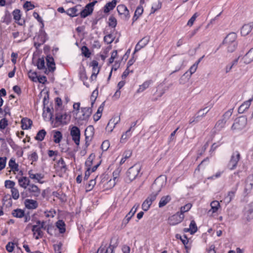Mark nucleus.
<instances>
[{"label":"nucleus","mask_w":253,"mask_h":253,"mask_svg":"<svg viewBox=\"0 0 253 253\" xmlns=\"http://www.w3.org/2000/svg\"><path fill=\"white\" fill-rule=\"evenodd\" d=\"M141 167L139 164H135L129 168L126 172V182H130L134 180L139 174Z\"/></svg>","instance_id":"1"},{"label":"nucleus","mask_w":253,"mask_h":253,"mask_svg":"<svg viewBox=\"0 0 253 253\" xmlns=\"http://www.w3.org/2000/svg\"><path fill=\"white\" fill-rule=\"evenodd\" d=\"M166 183V178H165L162 176L157 177L152 184L151 187V192L159 194L162 189L165 186Z\"/></svg>","instance_id":"2"},{"label":"nucleus","mask_w":253,"mask_h":253,"mask_svg":"<svg viewBox=\"0 0 253 253\" xmlns=\"http://www.w3.org/2000/svg\"><path fill=\"white\" fill-rule=\"evenodd\" d=\"M247 124V119L245 116H241L236 119L234 123L231 126L233 131H240L245 127Z\"/></svg>","instance_id":"3"},{"label":"nucleus","mask_w":253,"mask_h":253,"mask_svg":"<svg viewBox=\"0 0 253 253\" xmlns=\"http://www.w3.org/2000/svg\"><path fill=\"white\" fill-rule=\"evenodd\" d=\"M48 39L46 33H37L34 38V46L38 48L41 45L43 44Z\"/></svg>","instance_id":"4"},{"label":"nucleus","mask_w":253,"mask_h":253,"mask_svg":"<svg viewBox=\"0 0 253 253\" xmlns=\"http://www.w3.org/2000/svg\"><path fill=\"white\" fill-rule=\"evenodd\" d=\"M96 0H93L92 2H90L86 4L84 8L82 10L80 14L82 18H85L87 16L90 15L93 10V6L97 3Z\"/></svg>","instance_id":"5"},{"label":"nucleus","mask_w":253,"mask_h":253,"mask_svg":"<svg viewBox=\"0 0 253 253\" xmlns=\"http://www.w3.org/2000/svg\"><path fill=\"white\" fill-rule=\"evenodd\" d=\"M70 134L75 143L79 146L81 136V131L79 128L76 126H73L70 130Z\"/></svg>","instance_id":"6"},{"label":"nucleus","mask_w":253,"mask_h":253,"mask_svg":"<svg viewBox=\"0 0 253 253\" xmlns=\"http://www.w3.org/2000/svg\"><path fill=\"white\" fill-rule=\"evenodd\" d=\"M240 159V154L238 151L234 152L231 157L230 160L228 163V167L229 169L232 170L235 169Z\"/></svg>","instance_id":"7"},{"label":"nucleus","mask_w":253,"mask_h":253,"mask_svg":"<svg viewBox=\"0 0 253 253\" xmlns=\"http://www.w3.org/2000/svg\"><path fill=\"white\" fill-rule=\"evenodd\" d=\"M184 217V214L177 212L169 218L168 222L170 225H175L180 223L183 220Z\"/></svg>","instance_id":"8"},{"label":"nucleus","mask_w":253,"mask_h":253,"mask_svg":"<svg viewBox=\"0 0 253 253\" xmlns=\"http://www.w3.org/2000/svg\"><path fill=\"white\" fill-rule=\"evenodd\" d=\"M117 11L119 14L121 15V17L125 20H127L130 16L129 10L126 6L124 4H120L117 6Z\"/></svg>","instance_id":"9"},{"label":"nucleus","mask_w":253,"mask_h":253,"mask_svg":"<svg viewBox=\"0 0 253 253\" xmlns=\"http://www.w3.org/2000/svg\"><path fill=\"white\" fill-rule=\"evenodd\" d=\"M243 217L247 221L253 219V202L245 207Z\"/></svg>","instance_id":"10"},{"label":"nucleus","mask_w":253,"mask_h":253,"mask_svg":"<svg viewBox=\"0 0 253 253\" xmlns=\"http://www.w3.org/2000/svg\"><path fill=\"white\" fill-rule=\"evenodd\" d=\"M253 174L249 175L246 181L245 185L244 190V193L245 195H248L251 192L253 189Z\"/></svg>","instance_id":"11"},{"label":"nucleus","mask_w":253,"mask_h":253,"mask_svg":"<svg viewBox=\"0 0 253 253\" xmlns=\"http://www.w3.org/2000/svg\"><path fill=\"white\" fill-rule=\"evenodd\" d=\"M46 65L47 68L44 71L45 74H48L50 72H53L55 70V64L54 61V59L52 56L48 55L46 58Z\"/></svg>","instance_id":"12"},{"label":"nucleus","mask_w":253,"mask_h":253,"mask_svg":"<svg viewBox=\"0 0 253 253\" xmlns=\"http://www.w3.org/2000/svg\"><path fill=\"white\" fill-rule=\"evenodd\" d=\"M120 121V118L118 116L115 117L109 121L107 126L106 127V131L112 132L115 126Z\"/></svg>","instance_id":"13"},{"label":"nucleus","mask_w":253,"mask_h":253,"mask_svg":"<svg viewBox=\"0 0 253 253\" xmlns=\"http://www.w3.org/2000/svg\"><path fill=\"white\" fill-rule=\"evenodd\" d=\"M12 35L17 42L26 41L30 36L28 33H13Z\"/></svg>","instance_id":"14"},{"label":"nucleus","mask_w":253,"mask_h":253,"mask_svg":"<svg viewBox=\"0 0 253 253\" xmlns=\"http://www.w3.org/2000/svg\"><path fill=\"white\" fill-rule=\"evenodd\" d=\"M242 60L246 64H250L253 61V47L242 57Z\"/></svg>","instance_id":"15"},{"label":"nucleus","mask_w":253,"mask_h":253,"mask_svg":"<svg viewBox=\"0 0 253 253\" xmlns=\"http://www.w3.org/2000/svg\"><path fill=\"white\" fill-rule=\"evenodd\" d=\"M238 185L239 183H237L235 186L233 187L232 190L228 192L227 195L225 197V200L227 203H229L230 202L234 197L235 194L237 190Z\"/></svg>","instance_id":"16"},{"label":"nucleus","mask_w":253,"mask_h":253,"mask_svg":"<svg viewBox=\"0 0 253 253\" xmlns=\"http://www.w3.org/2000/svg\"><path fill=\"white\" fill-rule=\"evenodd\" d=\"M28 191L31 193L32 195L38 197L41 193V190L35 184H30L28 188Z\"/></svg>","instance_id":"17"},{"label":"nucleus","mask_w":253,"mask_h":253,"mask_svg":"<svg viewBox=\"0 0 253 253\" xmlns=\"http://www.w3.org/2000/svg\"><path fill=\"white\" fill-rule=\"evenodd\" d=\"M84 107L82 108V120H85L89 118L92 113L91 107Z\"/></svg>","instance_id":"18"},{"label":"nucleus","mask_w":253,"mask_h":253,"mask_svg":"<svg viewBox=\"0 0 253 253\" xmlns=\"http://www.w3.org/2000/svg\"><path fill=\"white\" fill-rule=\"evenodd\" d=\"M207 107H205L203 109H200L194 116V118L196 121V123H198L201 121L203 117H204L210 111V109L206 110L205 113H202V112L207 110Z\"/></svg>","instance_id":"19"},{"label":"nucleus","mask_w":253,"mask_h":253,"mask_svg":"<svg viewBox=\"0 0 253 253\" xmlns=\"http://www.w3.org/2000/svg\"><path fill=\"white\" fill-rule=\"evenodd\" d=\"M21 122L22 129H28L30 128L33 124L32 120L27 118H23Z\"/></svg>","instance_id":"20"},{"label":"nucleus","mask_w":253,"mask_h":253,"mask_svg":"<svg viewBox=\"0 0 253 253\" xmlns=\"http://www.w3.org/2000/svg\"><path fill=\"white\" fill-rule=\"evenodd\" d=\"M25 207L28 209H35L38 206V202L34 200L26 199L25 201Z\"/></svg>","instance_id":"21"},{"label":"nucleus","mask_w":253,"mask_h":253,"mask_svg":"<svg viewBox=\"0 0 253 253\" xmlns=\"http://www.w3.org/2000/svg\"><path fill=\"white\" fill-rule=\"evenodd\" d=\"M116 4V0H113L112 1L107 3L104 7V12L105 13H108L114 8Z\"/></svg>","instance_id":"22"},{"label":"nucleus","mask_w":253,"mask_h":253,"mask_svg":"<svg viewBox=\"0 0 253 253\" xmlns=\"http://www.w3.org/2000/svg\"><path fill=\"white\" fill-rule=\"evenodd\" d=\"M237 38L236 33H229L224 40L225 43H230L236 42L235 40Z\"/></svg>","instance_id":"23"},{"label":"nucleus","mask_w":253,"mask_h":253,"mask_svg":"<svg viewBox=\"0 0 253 253\" xmlns=\"http://www.w3.org/2000/svg\"><path fill=\"white\" fill-rule=\"evenodd\" d=\"M81 7V5H78L75 7L69 8L66 11V13L71 17L77 16L80 14V12H78L79 10L78 9V7Z\"/></svg>","instance_id":"24"},{"label":"nucleus","mask_w":253,"mask_h":253,"mask_svg":"<svg viewBox=\"0 0 253 253\" xmlns=\"http://www.w3.org/2000/svg\"><path fill=\"white\" fill-rule=\"evenodd\" d=\"M253 98L250 99L248 101L244 102L238 108V112L243 113L245 110L248 109L251 105V102Z\"/></svg>","instance_id":"25"},{"label":"nucleus","mask_w":253,"mask_h":253,"mask_svg":"<svg viewBox=\"0 0 253 253\" xmlns=\"http://www.w3.org/2000/svg\"><path fill=\"white\" fill-rule=\"evenodd\" d=\"M114 248L111 245L108 247L101 246L96 253H114Z\"/></svg>","instance_id":"26"},{"label":"nucleus","mask_w":253,"mask_h":253,"mask_svg":"<svg viewBox=\"0 0 253 253\" xmlns=\"http://www.w3.org/2000/svg\"><path fill=\"white\" fill-rule=\"evenodd\" d=\"M171 198L169 195L163 196L159 202V207L163 208L168 204L171 200Z\"/></svg>","instance_id":"27"},{"label":"nucleus","mask_w":253,"mask_h":253,"mask_svg":"<svg viewBox=\"0 0 253 253\" xmlns=\"http://www.w3.org/2000/svg\"><path fill=\"white\" fill-rule=\"evenodd\" d=\"M18 183L21 187L26 189L30 185V180L27 177L23 176L18 179Z\"/></svg>","instance_id":"28"},{"label":"nucleus","mask_w":253,"mask_h":253,"mask_svg":"<svg viewBox=\"0 0 253 253\" xmlns=\"http://www.w3.org/2000/svg\"><path fill=\"white\" fill-rule=\"evenodd\" d=\"M54 142L55 143H59L62 138V133L58 130H53Z\"/></svg>","instance_id":"29"},{"label":"nucleus","mask_w":253,"mask_h":253,"mask_svg":"<svg viewBox=\"0 0 253 253\" xmlns=\"http://www.w3.org/2000/svg\"><path fill=\"white\" fill-rule=\"evenodd\" d=\"M143 12V8L142 6H138L136 8L135 11L134 16L133 17V21H135L137 20L139 16L141 15Z\"/></svg>","instance_id":"30"},{"label":"nucleus","mask_w":253,"mask_h":253,"mask_svg":"<svg viewBox=\"0 0 253 253\" xmlns=\"http://www.w3.org/2000/svg\"><path fill=\"white\" fill-rule=\"evenodd\" d=\"M57 165L59 169L65 172L67 170V166L65 164V163L62 158H61L57 163Z\"/></svg>","instance_id":"31"},{"label":"nucleus","mask_w":253,"mask_h":253,"mask_svg":"<svg viewBox=\"0 0 253 253\" xmlns=\"http://www.w3.org/2000/svg\"><path fill=\"white\" fill-rule=\"evenodd\" d=\"M8 166L10 168L11 170L14 172L19 170L18 164L16 163L15 160L12 158L9 160Z\"/></svg>","instance_id":"32"},{"label":"nucleus","mask_w":253,"mask_h":253,"mask_svg":"<svg viewBox=\"0 0 253 253\" xmlns=\"http://www.w3.org/2000/svg\"><path fill=\"white\" fill-rule=\"evenodd\" d=\"M56 227L59 229V232L60 233H64L65 231V224L64 222L62 220H58L56 223Z\"/></svg>","instance_id":"33"},{"label":"nucleus","mask_w":253,"mask_h":253,"mask_svg":"<svg viewBox=\"0 0 253 253\" xmlns=\"http://www.w3.org/2000/svg\"><path fill=\"white\" fill-rule=\"evenodd\" d=\"M36 65L38 69L39 70H43V71H45V70H46V68L45 66L44 60L43 57L38 59Z\"/></svg>","instance_id":"34"},{"label":"nucleus","mask_w":253,"mask_h":253,"mask_svg":"<svg viewBox=\"0 0 253 253\" xmlns=\"http://www.w3.org/2000/svg\"><path fill=\"white\" fill-rule=\"evenodd\" d=\"M46 134V132L44 129H41L38 132L35 138L37 140L41 141L43 140Z\"/></svg>","instance_id":"35"},{"label":"nucleus","mask_w":253,"mask_h":253,"mask_svg":"<svg viewBox=\"0 0 253 253\" xmlns=\"http://www.w3.org/2000/svg\"><path fill=\"white\" fill-rule=\"evenodd\" d=\"M12 214L14 217L22 218L24 216V211L21 209H17L12 211Z\"/></svg>","instance_id":"36"},{"label":"nucleus","mask_w":253,"mask_h":253,"mask_svg":"<svg viewBox=\"0 0 253 253\" xmlns=\"http://www.w3.org/2000/svg\"><path fill=\"white\" fill-rule=\"evenodd\" d=\"M28 174L29 175V177L30 178L32 179H36L39 181L41 179L43 178V176L41 173H36L34 174L33 173V170H30L28 172Z\"/></svg>","instance_id":"37"},{"label":"nucleus","mask_w":253,"mask_h":253,"mask_svg":"<svg viewBox=\"0 0 253 253\" xmlns=\"http://www.w3.org/2000/svg\"><path fill=\"white\" fill-rule=\"evenodd\" d=\"M190 77V75H189L188 74V72H186L179 79V84H184L189 81Z\"/></svg>","instance_id":"38"},{"label":"nucleus","mask_w":253,"mask_h":253,"mask_svg":"<svg viewBox=\"0 0 253 253\" xmlns=\"http://www.w3.org/2000/svg\"><path fill=\"white\" fill-rule=\"evenodd\" d=\"M67 117L66 114H64L63 115L60 114H57L56 115L55 117V123L58 124L57 125H59L62 123V120H65Z\"/></svg>","instance_id":"39"},{"label":"nucleus","mask_w":253,"mask_h":253,"mask_svg":"<svg viewBox=\"0 0 253 253\" xmlns=\"http://www.w3.org/2000/svg\"><path fill=\"white\" fill-rule=\"evenodd\" d=\"M151 84V81H147L145 82L142 85L139 86V88L137 90V93L143 92L146 88H147Z\"/></svg>","instance_id":"40"},{"label":"nucleus","mask_w":253,"mask_h":253,"mask_svg":"<svg viewBox=\"0 0 253 253\" xmlns=\"http://www.w3.org/2000/svg\"><path fill=\"white\" fill-rule=\"evenodd\" d=\"M198 230L196 222L194 220H191L189 225V230L191 234H193L197 232Z\"/></svg>","instance_id":"41"},{"label":"nucleus","mask_w":253,"mask_h":253,"mask_svg":"<svg viewBox=\"0 0 253 253\" xmlns=\"http://www.w3.org/2000/svg\"><path fill=\"white\" fill-rule=\"evenodd\" d=\"M226 121L225 119H222L218 121V122L216 123L215 127L218 130H221L223 127H224Z\"/></svg>","instance_id":"42"},{"label":"nucleus","mask_w":253,"mask_h":253,"mask_svg":"<svg viewBox=\"0 0 253 253\" xmlns=\"http://www.w3.org/2000/svg\"><path fill=\"white\" fill-rule=\"evenodd\" d=\"M211 211L213 213H214L217 211L219 207H220V205L218 201H214L211 203Z\"/></svg>","instance_id":"43"},{"label":"nucleus","mask_w":253,"mask_h":253,"mask_svg":"<svg viewBox=\"0 0 253 253\" xmlns=\"http://www.w3.org/2000/svg\"><path fill=\"white\" fill-rule=\"evenodd\" d=\"M114 39L115 37L112 33H110L109 34L104 36V41L107 44H110L113 42Z\"/></svg>","instance_id":"44"},{"label":"nucleus","mask_w":253,"mask_h":253,"mask_svg":"<svg viewBox=\"0 0 253 253\" xmlns=\"http://www.w3.org/2000/svg\"><path fill=\"white\" fill-rule=\"evenodd\" d=\"M29 78L34 82H37L38 80V76L36 72H32L30 70L28 72Z\"/></svg>","instance_id":"45"},{"label":"nucleus","mask_w":253,"mask_h":253,"mask_svg":"<svg viewBox=\"0 0 253 253\" xmlns=\"http://www.w3.org/2000/svg\"><path fill=\"white\" fill-rule=\"evenodd\" d=\"M131 135L130 128H129L125 133H123L121 138V142H124Z\"/></svg>","instance_id":"46"},{"label":"nucleus","mask_w":253,"mask_h":253,"mask_svg":"<svg viewBox=\"0 0 253 253\" xmlns=\"http://www.w3.org/2000/svg\"><path fill=\"white\" fill-rule=\"evenodd\" d=\"M131 154H132V152L130 150L126 151L123 155L124 157L122 158V159H121V160L120 161V164L121 165L123 164L125 162L126 160L131 156Z\"/></svg>","instance_id":"47"},{"label":"nucleus","mask_w":253,"mask_h":253,"mask_svg":"<svg viewBox=\"0 0 253 253\" xmlns=\"http://www.w3.org/2000/svg\"><path fill=\"white\" fill-rule=\"evenodd\" d=\"M253 28V22H251L247 24H244L241 30L246 32H251Z\"/></svg>","instance_id":"48"},{"label":"nucleus","mask_w":253,"mask_h":253,"mask_svg":"<svg viewBox=\"0 0 253 253\" xmlns=\"http://www.w3.org/2000/svg\"><path fill=\"white\" fill-rule=\"evenodd\" d=\"M82 54L86 58H89L91 55V53L88 48V47L86 46H83L82 48Z\"/></svg>","instance_id":"49"},{"label":"nucleus","mask_w":253,"mask_h":253,"mask_svg":"<svg viewBox=\"0 0 253 253\" xmlns=\"http://www.w3.org/2000/svg\"><path fill=\"white\" fill-rule=\"evenodd\" d=\"M152 203L148 200L146 199L142 204V209L144 211H146L149 209Z\"/></svg>","instance_id":"50"},{"label":"nucleus","mask_w":253,"mask_h":253,"mask_svg":"<svg viewBox=\"0 0 253 253\" xmlns=\"http://www.w3.org/2000/svg\"><path fill=\"white\" fill-rule=\"evenodd\" d=\"M13 18L15 21H19L21 19V12L19 9L14 10L13 12Z\"/></svg>","instance_id":"51"},{"label":"nucleus","mask_w":253,"mask_h":253,"mask_svg":"<svg viewBox=\"0 0 253 253\" xmlns=\"http://www.w3.org/2000/svg\"><path fill=\"white\" fill-rule=\"evenodd\" d=\"M117 23V19L113 16H111L108 20L109 25L112 28H115L116 26Z\"/></svg>","instance_id":"52"},{"label":"nucleus","mask_w":253,"mask_h":253,"mask_svg":"<svg viewBox=\"0 0 253 253\" xmlns=\"http://www.w3.org/2000/svg\"><path fill=\"white\" fill-rule=\"evenodd\" d=\"M94 157L95 156L93 155V154H91L87 159L85 162V165L87 167V168H89L90 169V167L92 164V161Z\"/></svg>","instance_id":"53"},{"label":"nucleus","mask_w":253,"mask_h":253,"mask_svg":"<svg viewBox=\"0 0 253 253\" xmlns=\"http://www.w3.org/2000/svg\"><path fill=\"white\" fill-rule=\"evenodd\" d=\"M228 45L227 47V51L229 52H233L236 49L237 43L236 42H233L232 43H228Z\"/></svg>","instance_id":"54"},{"label":"nucleus","mask_w":253,"mask_h":253,"mask_svg":"<svg viewBox=\"0 0 253 253\" xmlns=\"http://www.w3.org/2000/svg\"><path fill=\"white\" fill-rule=\"evenodd\" d=\"M94 127L92 126H89L85 130L84 134H87L93 136L94 135Z\"/></svg>","instance_id":"55"},{"label":"nucleus","mask_w":253,"mask_h":253,"mask_svg":"<svg viewBox=\"0 0 253 253\" xmlns=\"http://www.w3.org/2000/svg\"><path fill=\"white\" fill-rule=\"evenodd\" d=\"M12 197L14 200H17L19 197V194L18 189L16 188H13L11 189Z\"/></svg>","instance_id":"56"},{"label":"nucleus","mask_w":253,"mask_h":253,"mask_svg":"<svg viewBox=\"0 0 253 253\" xmlns=\"http://www.w3.org/2000/svg\"><path fill=\"white\" fill-rule=\"evenodd\" d=\"M15 185V183L11 180H7L4 182V185L6 188H9L12 189V188H14V186Z\"/></svg>","instance_id":"57"},{"label":"nucleus","mask_w":253,"mask_h":253,"mask_svg":"<svg viewBox=\"0 0 253 253\" xmlns=\"http://www.w3.org/2000/svg\"><path fill=\"white\" fill-rule=\"evenodd\" d=\"M192 205L190 204H188L185 205V206L181 207L180 208V211L179 213H182L184 214V213L188 211L191 208Z\"/></svg>","instance_id":"58"},{"label":"nucleus","mask_w":253,"mask_h":253,"mask_svg":"<svg viewBox=\"0 0 253 253\" xmlns=\"http://www.w3.org/2000/svg\"><path fill=\"white\" fill-rule=\"evenodd\" d=\"M96 184L95 179H93L89 181L88 184L86 186L87 191H90L93 189Z\"/></svg>","instance_id":"59"},{"label":"nucleus","mask_w":253,"mask_h":253,"mask_svg":"<svg viewBox=\"0 0 253 253\" xmlns=\"http://www.w3.org/2000/svg\"><path fill=\"white\" fill-rule=\"evenodd\" d=\"M98 89L97 88H96L92 93L91 96V100H92L91 105L92 106L97 96H98Z\"/></svg>","instance_id":"60"},{"label":"nucleus","mask_w":253,"mask_h":253,"mask_svg":"<svg viewBox=\"0 0 253 253\" xmlns=\"http://www.w3.org/2000/svg\"><path fill=\"white\" fill-rule=\"evenodd\" d=\"M150 37L146 36L142 38L138 42L143 46L144 47L149 42Z\"/></svg>","instance_id":"61"},{"label":"nucleus","mask_w":253,"mask_h":253,"mask_svg":"<svg viewBox=\"0 0 253 253\" xmlns=\"http://www.w3.org/2000/svg\"><path fill=\"white\" fill-rule=\"evenodd\" d=\"M8 125V121L5 118H3L0 120V129H4Z\"/></svg>","instance_id":"62"},{"label":"nucleus","mask_w":253,"mask_h":253,"mask_svg":"<svg viewBox=\"0 0 253 253\" xmlns=\"http://www.w3.org/2000/svg\"><path fill=\"white\" fill-rule=\"evenodd\" d=\"M109 141L108 140H105L102 142V145L101 146V148L103 151H105L108 150V149L109 147Z\"/></svg>","instance_id":"63"},{"label":"nucleus","mask_w":253,"mask_h":253,"mask_svg":"<svg viewBox=\"0 0 253 253\" xmlns=\"http://www.w3.org/2000/svg\"><path fill=\"white\" fill-rule=\"evenodd\" d=\"M158 195V194H156L152 192L151 194L146 198V199L148 200V201L152 204V203L156 200Z\"/></svg>","instance_id":"64"}]
</instances>
